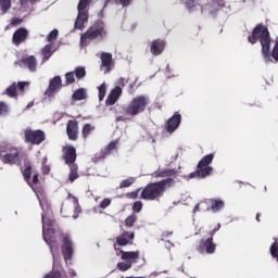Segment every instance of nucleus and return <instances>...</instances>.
Instances as JSON below:
<instances>
[{
  "instance_id": "f257e3e1",
  "label": "nucleus",
  "mask_w": 278,
  "mask_h": 278,
  "mask_svg": "<svg viewBox=\"0 0 278 278\" xmlns=\"http://www.w3.org/2000/svg\"><path fill=\"white\" fill-rule=\"evenodd\" d=\"M225 8V0H187L186 9L188 12H201L208 14L210 18L222 21L225 18V13L220 10Z\"/></svg>"
},
{
  "instance_id": "f03ea898",
  "label": "nucleus",
  "mask_w": 278,
  "mask_h": 278,
  "mask_svg": "<svg viewBox=\"0 0 278 278\" xmlns=\"http://www.w3.org/2000/svg\"><path fill=\"white\" fill-rule=\"evenodd\" d=\"M249 42L251 45H255L257 40L261 42L262 47V55L268 64V62H273V58L270 56V33H268V29L263 25H257L252 34L248 37Z\"/></svg>"
},
{
  "instance_id": "7ed1b4c3",
  "label": "nucleus",
  "mask_w": 278,
  "mask_h": 278,
  "mask_svg": "<svg viewBox=\"0 0 278 278\" xmlns=\"http://www.w3.org/2000/svg\"><path fill=\"white\" fill-rule=\"evenodd\" d=\"M173 186V179L167 178L165 180L148 185L141 192V198L146 201H155L159 197H162L166 189Z\"/></svg>"
},
{
  "instance_id": "20e7f679",
  "label": "nucleus",
  "mask_w": 278,
  "mask_h": 278,
  "mask_svg": "<svg viewBox=\"0 0 278 278\" xmlns=\"http://www.w3.org/2000/svg\"><path fill=\"white\" fill-rule=\"evenodd\" d=\"M53 223V219L42 215L43 240L49 244L53 260H55V249L58 247V237L60 236V231H55Z\"/></svg>"
},
{
  "instance_id": "39448f33",
  "label": "nucleus",
  "mask_w": 278,
  "mask_h": 278,
  "mask_svg": "<svg viewBox=\"0 0 278 278\" xmlns=\"http://www.w3.org/2000/svg\"><path fill=\"white\" fill-rule=\"evenodd\" d=\"M214 162V153L205 155L199 163L198 169L191 174H189L186 179H205V177H210L214 168H212L211 163Z\"/></svg>"
},
{
  "instance_id": "423d86ee",
  "label": "nucleus",
  "mask_w": 278,
  "mask_h": 278,
  "mask_svg": "<svg viewBox=\"0 0 278 278\" xmlns=\"http://www.w3.org/2000/svg\"><path fill=\"white\" fill-rule=\"evenodd\" d=\"M114 250L116 251V255H119L121 253L122 262L117 263V268L122 273L129 270V268H131L134 264H138V260H140L139 251H132V252H125L123 250L118 251L116 245H114Z\"/></svg>"
},
{
  "instance_id": "0eeeda50",
  "label": "nucleus",
  "mask_w": 278,
  "mask_h": 278,
  "mask_svg": "<svg viewBox=\"0 0 278 278\" xmlns=\"http://www.w3.org/2000/svg\"><path fill=\"white\" fill-rule=\"evenodd\" d=\"M151 103V100L148 96H137L135 97L125 109L126 114L128 116H138V114H142L147 106Z\"/></svg>"
},
{
  "instance_id": "6e6552de",
  "label": "nucleus",
  "mask_w": 278,
  "mask_h": 278,
  "mask_svg": "<svg viewBox=\"0 0 278 278\" xmlns=\"http://www.w3.org/2000/svg\"><path fill=\"white\" fill-rule=\"evenodd\" d=\"M92 3V0H79L78 3V15L75 22V29H84L86 23H88V5Z\"/></svg>"
},
{
  "instance_id": "1a4fd4ad",
  "label": "nucleus",
  "mask_w": 278,
  "mask_h": 278,
  "mask_svg": "<svg viewBox=\"0 0 278 278\" xmlns=\"http://www.w3.org/2000/svg\"><path fill=\"white\" fill-rule=\"evenodd\" d=\"M105 34V26H103V24L91 26L84 35H81L80 42L86 45L88 40L104 38Z\"/></svg>"
},
{
  "instance_id": "9d476101",
  "label": "nucleus",
  "mask_w": 278,
  "mask_h": 278,
  "mask_svg": "<svg viewBox=\"0 0 278 278\" xmlns=\"http://www.w3.org/2000/svg\"><path fill=\"white\" fill-rule=\"evenodd\" d=\"M60 88H62V78L60 76H55L50 80L49 87L45 92L46 99H48L49 101H53Z\"/></svg>"
},
{
  "instance_id": "9b49d317",
  "label": "nucleus",
  "mask_w": 278,
  "mask_h": 278,
  "mask_svg": "<svg viewBox=\"0 0 278 278\" xmlns=\"http://www.w3.org/2000/svg\"><path fill=\"white\" fill-rule=\"evenodd\" d=\"M26 142H30V144H42L45 142V131L42 130H31L26 129L24 131Z\"/></svg>"
},
{
  "instance_id": "f8f14e48",
  "label": "nucleus",
  "mask_w": 278,
  "mask_h": 278,
  "mask_svg": "<svg viewBox=\"0 0 278 278\" xmlns=\"http://www.w3.org/2000/svg\"><path fill=\"white\" fill-rule=\"evenodd\" d=\"M2 162L4 164H18L21 156H18V150L12 146L7 148V153L2 155Z\"/></svg>"
},
{
  "instance_id": "ddd939ff",
  "label": "nucleus",
  "mask_w": 278,
  "mask_h": 278,
  "mask_svg": "<svg viewBox=\"0 0 278 278\" xmlns=\"http://www.w3.org/2000/svg\"><path fill=\"white\" fill-rule=\"evenodd\" d=\"M61 240L63 242L62 244V253L65 262H68L71 257L73 256V241H71V237L68 235H62Z\"/></svg>"
},
{
  "instance_id": "4468645a",
  "label": "nucleus",
  "mask_w": 278,
  "mask_h": 278,
  "mask_svg": "<svg viewBox=\"0 0 278 278\" xmlns=\"http://www.w3.org/2000/svg\"><path fill=\"white\" fill-rule=\"evenodd\" d=\"M29 86V83L27 81H21L16 85V83H13L8 89L7 94L8 97H11L13 99H16L18 94H23L25 92V87Z\"/></svg>"
},
{
  "instance_id": "2eb2a0df",
  "label": "nucleus",
  "mask_w": 278,
  "mask_h": 278,
  "mask_svg": "<svg viewBox=\"0 0 278 278\" xmlns=\"http://www.w3.org/2000/svg\"><path fill=\"white\" fill-rule=\"evenodd\" d=\"M214 239L211 237L208 239H202L200 245L198 247V251L202 254L212 255L214 251H216V244H214Z\"/></svg>"
},
{
  "instance_id": "dca6fc26",
  "label": "nucleus",
  "mask_w": 278,
  "mask_h": 278,
  "mask_svg": "<svg viewBox=\"0 0 278 278\" xmlns=\"http://www.w3.org/2000/svg\"><path fill=\"white\" fill-rule=\"evenodd\" d=\"M179 125H181V114L175 113L168 121L166 125L167 134H173L179 129Z\"/></svg>"
},
{
  "instance_id": "f3484780",
  "label": "nucleus",
  "mask_w": 278,
  "mask_h": 278,
  "mask_svg": "<svg viewBox=\"0 0 278 278\" xmlns=\"http://www.w3.org/2000/svg\"><path fill=\"white\" fill-rule=\"evenodd\" d=\"M165 47H166V41H164L163 39H156L151 41L150 51L152 55H162Z\"/></svg>"
},
{
  "instance_id": "a211bd4d",
  "label": "nucleus",
  "mask_w": 278,
  "mask_h": 278,
  "mask_svg": "<svg viewBox=\"0 0 278 278\" xmlns=\"http://www.w3.org/2000/svg\"><path fill=\"white\" fill-rule=\"evenodd\" d=\"M101 68L104 73H110L114 68V61H112V54L103 52L101 54Z\"/></svg>"
},
{
  "instance_id": "6ab92c4d",
  "label": "nucleus",
  "mask_w": 278,
  "mask_h": 278,
  "mask_svg": "<svg viewBox=\"0 0 278 278\" xmlns=\"http://www.w3.org/2000/svg\"><path fill=\"white\" fill-rule=\"evenodd\" d=\"M66 131L70 140H77L79 134V126L76 121H68Z\"/></svg>"
},
{
  "instance_id": "aec40b11",
  "label": "nucleus",
  "mask_w": 278,
  "mask_h": 278,
  "mask_svg": "<svg viewBox=\"0 0 278 278\" xmlns=\"http://www.w3.org/2000/svg\"><path fill=\"white\" fill-rule=\"evenodd\" d=\"M123 94V89L121 87H115L106 98V105H114L121 96Z\"/></svg>"
},
{
  "instance_id": "412c9836",
  "label": "nucleus",
  "mask_w": 278,
  "mask_h": 278,
  "mask_svg": "<svg viewBox=\"0 0 278 278\" xmlns=\"http://www.w3.org/2000/svg\"><path fill=\"white\" fill-rule=\"evenodd\" d=\"M64 159H65L66 164H68V166H72V164H75V160H77V154L75 152V148L65 147L64 148Z\"/></svg>"
},
{
  "instance_id": "4be33fe9",
  "label": "nucleus",
  "mask_w": 278,
  "mask_h": 278,
  "mask_svg": "<svg viewBox=\"0 0 278 278\" xmlns=\"http://www.w3.org/2000/svg\"><path fill=\"white\" fill-rule=\"evenodd\" d=\"M134 232H124L119 237L116 238V244L118 247H127L130 240H134Z\"/></svg>"
},
{
  "instance_id": "5701e85b",
  "label": "nucleus",
  "mask_w": 278,
  "mask_h": 278,
  "mask_svg": "<svg viewBox=\"0 0 278 278\" xmlns=\"http://www.w3.org/2000/svg\"><path fill=\"white\" fill-rule=\"evenodd\" d=\"M27 29L25 28H20L17 29L14 35H13V42L14 45H21L24 40L27 38Z\"/></svg>"
},
{
  "instance_id": "b1692460",
  "label": "nucleus",
  "mask_w": 278,
  "mask_h": 278,
  "mask_svg": "<svg viewBox=\"0 0 278 278\" xmlns=\"http://www.w3.org/2000/svg\"><path fill=\"white\" fill-rule=\"evenodd\" d=\"M24 179L28 186H33V184H38V174H34L31 179V166H27L24 170Z\"/></svg>"
},
{
  "instance_id": "393cba45",
  "label": "nucleus",
  "mask_w": 278,
  "mask_h": 278,
  "mask_svg": "<svg viewBox=\"0 0 278 278\" xmlns=\"http://www.w3.org/2000/svg\"><path fill=\"white\" fill-rule=\"evenodd\" d=\"M24 66H27V68L34 73L36 72V66H38V62L36 61V58L34 56H27L22 60Z\"/></svg>"
},
{
  "instance_id": "a878e982",
  "label": "nucleus",
  "mask_w": 278,
  "mask_h": 278,
  "mask_svg": "<svg viewBox=\"0 0 278 278\" xmlns=\"http://www.w3.org/2000/svg\"><path fill=\"white\" fill-rule=\"evenodd\" d=\"M210 210H211V200H203L194 206L193 214H197V212H207Z\"/></svg>"
},
{
  "instance_id": "bb28decb",
  "label": "nucleus",
  "mask_w": 278,
  "mask_h": 278,
  "mask_svg": "<svg viewBox=\"0 0 278 278\" xmlns=\"http://www.w3.org/2000/svg\"><path fill=\"white\" fill-rule=\"evenodd\" d=\"M68 199L70 201H72L75 207L73 218L74 219L79 218V214H81V206H79V200H77L75 195H71V193H68Z\"/></svg>"
},
{
  "instance_id": "cd10ccee",
  "label": "nucleus",
  "mask_w": 278,
  "mask_h": 278,
  "mask_svg": "<svg viewBox=\"0 0 278 278\" xmlns=\"http://www.w3.org/2000/svg\"><path fill=\"white\" fill-rule=\"evenodd\" d=\"M210 200H211L212 212H214V213L220 212V210H223V207H225V202L223 200H214V199H210Z\"/></svg>"
},
{
  "instance_id": "c85d7f7f",
  "label": "nucleus",
  "mask_w": 278,
  "mask_h": 278,
  "mask_svg": "<svg viewBox=\"0 0 278 278\" xmlns=\"http://www.w3.org/2000/svg\"><path fill=\"white\" fill-rule=\"evenodd\" d=\"M42 61L47 62V60H49V58H51V55H53V47L51 45H47L43 49H42Z\"/></svg>"
},
{
  "instance_id": "c756f323",
  "label": "nucleus",
  "mask_w": 278,
  "mask_h": 278,
  "mask_svg": "<svg viewBox=\"0 0 278 278\" xmlns=\"http://www.w3.org/2000/svg\"><path fill=\"white\" fill-rule=\"evenodd\" d=\"M79 175L77 174V165L76 164L70 165L68 180L71 181V184H73V181H75V179H77Z\"/></svg>"
},
{
  "instance_id": "7c9ffc66",
  "label": "nucleus",
  "mask_w": 278,
  "mask_h": 278,
  "mask_svg": "<svg viewBox=\"0 0 278 278\" xmlns=\"http://www.w3.org/2000/svg\"><path fill=\"white\" fill-rule=\"evenodd\" d=\"M74 101H84L86 99V89H78L74 94H73Z\"/></svg>"
},
{
  "instance_id": "2f4dec72",
  "label": "nucleus",
  "mask_w": 278,
  "mask_h": 278,
  "mask_svg": "<svg viewBox=\"0 0 278 278\" xmlns=\"http://www.w3.org/2000/svg\"><path fill=\"white\" fill-rule=\"evenodd\" d=\"M98 90H99V101H103V99H105V93L108 92V85L103 83L98 87Z\"/></svg>"
},
{
  "instance_id": "473e14b6",
  "label": "nucleus",
  "mask_w": 278,
  "mask_h": 278,
  "mask_svg": "<svg viewBox=\"0 0 278 278\" xmlns=\"http://www.w3.org/2000/svg\"><path fill=\"white\" fill-rule=\"evenodd\" d=\"M92 131H94V126L90 125V124H86L83 128V137L87 138L90 136V134H92Z\"/></svg>"
},
{
  "instance_id": "72a5a7b5",
  "label": "nucleus",
  "mask_w": 278,
  "mask_h": 278,
  "mask_svg": "<svg viewBox=\"0 0 278 278\" xmlns=\"http://www.w3.org/2000/svg\"><path fill=\"white\" fill-rule=\"evenodd\" d=\"M138 220V216L131 214L130 216H128L125 220V225L126 227H134V225H136V222Z\"/></svg>"
},
{
  "instance_id": "f704fd0d",
  "label": "nucleus",
  "mask_w": 278,
  "mask_h": 278,
  "mask_svg": "<svg viewBox=\"0 0 278 278\" xmlns=\"http://www.w3.org/2000/svg\"><path fill=\"white\" fill-rule=\"evenodd\" d=\"M269 251H270V255L271 257H275L278 262V242L275 241L270 248H269Z\"/></svg>"
},
{
  "instance_id": "c9c22d12",
  "label": "nucleus",
  "mask_w": 278,
  "mask_h": 278,
  "mask_svg": "<svg viewBox=\"0 0 278 278\" xmlns=\"http://www.w3.org/2000/svg\"><path fill=\"white\" fill-rule=\"evenodd\" d=\"M135 181H136V178H134V177L124 179L119 184V188H129V186H131Z\"/></svg>"
},
{
  "instance_id": "e433bc0d",
  "label": "nucleus",
  "mask_w": 278,
  "mask_h": 278,
  "mask_svg": "<svg viewBox=\"0 0 278 278\" xmlns=\"http://www.w3.org/2000/svg\"><path fill=\"white\" fill-rule=\"evenodd\" d=\"M11 0H1L0 1V10H2L3 14L10 10Z\"/></svg>"
},
{
  "instance_id": "4c0bfd02",
  "label": "nucleus",
  "mask_w": 278,
  "mask_h": 278,
  "mask_svg": "<svg viewBox=\"0 0 278 278\" xmlns=\"http://www.w3.org/2000/svg\"><path fill=\"white\" fill-rule=\"evenodd\" d=\"M58 29H53L48 36H47V40L48 42H53L55 40H58Z\"/></svg>"
},
{
  "instance_id": "58836bf2",
  "label": "nucleus",
  "mask_w": 278,
  "mask_h": 278,
  "mask_svg": "<svg viewBox=\"0 0 278 278\" xmlns=\"http://www.w3.org/2000/svg\"><path fill=\"white\" fill-rule=\"evenodd\" d=\"M75 77H76L75 72H68V73H66V74H65L66 84H75Z\"/></svg>"
},
{
  "instance_id": "ea45409f",
  "label": "nucleus",
  "mask_w": 278,
  "mask_h": 278,
  "mask_svg": "<svg viewBox=\"0 0 278 278\" xmlns=\"http://www.w3.org/2000/svg\"><path fill=\"white\" fill-rule=\"evenodd\" d=\"M75 75H76L77 79H81L83 77H86V68L77 67Z\"/></svg>"
},
{
  "instance_id": "a19ab883",
  "label": "nucleus",
  "mask_w": 278,
  "mask_h": 278,
  "mask_svg": "<svg viewBox=\"0 0 278 278\" xmlns=\"http://www.w3.org/2000/svg\"><path fill=\"white\" fill-rule=\"evenodd\" d=\"M110 205H112V199H110V198H105V199L100 203L101 210H105L106 207H110Z\"/></svg>"
},
{
  "instance_id": "79ce46f5",
  "label": "nucleus",
  "mask_w": 278,
  "mask_h": 278,
  "mask_svg": "<svg viewBox=\"0 0 278 278\" xmlns=\"http://www.w3.org/2000/svg\"><path fill=\"white\" fill-rule=\"evenodd\" d=\"M132 212L136 214H139V212H142V203L140 201H137L132 205Z\"/></svg>"
},
{
  "instance_id": "37998d69",
  "label": "nucleus",
  "mask_w": 278,
  "mask_h": 278,
  "mask_svg": "<svg viewBox=\"0 0 278 278\" xmlns=\"http://www.w3.org/2000/svg\"><path fill=\"white\" fill-rule=\"evenodd\" d=\"M8 114V105L5 102H0V116Z\"/></svg>"
},
{
  "instance_id": "c03bdc74",
  "label": "nucleus",
  "mask_w": 278,
  "mask_h": 278,
  "mask_svg": "<svg viewBox=\"0 0 278 278\" xmlns=\"http://www.w3.org/2000/svg\"><path fill=\"white\" fill-rule=\"evenodd\" d=\"M271 58L278 62V42L275 45L273 51H271Z\"/></svg>"
},
{
  "instance_id": "a18cd8bd",
  "label": "nucleus",
  "mask_w": 278,
  "mask_h": 278,
  "mask_svg": "<svg viewBox=\"0 0 278 278\" xmlns=\"http://www.w3.org/2000/svg\"><path fill=\"white\" fill-rule=\"evenodd\" d=\"M43 278H62V275L60 271H52L46 275Z\"/></svg>"
},
{
  "instance_id": "49530a36",
  "label": "nucleus",
  "mask_w": 278,
  "mask_h": 278,
  "mask_svg": "<svg viewBox=\"0 0 278 278\" xmlns=\"http://www.w3.org/2000/svg\"><path fill=\"white\" fill-rule=\"evenodd\" d=\"M118 144V141H112V142H110L109 143V146H108V151H109V153H112V151H114V149H116V146Z\"/></svg>"
},
{
  "instance_id": "de8ad7c7",
  "label": "nucleus",
  "mask_w": 278,
  "mask_h": 278,
  "mask_svg": "<svg viewBox=\"0 0 278 278\" xmlns=\"http://www.w3.org/2000/svg\"><path fill=\"white\" fill-rule=\"evenodd\" d=\"M131 1H134V0H119V3L123 8H127V7L131 5Z\"/></svg>"
},
{
  "instance_id": "09e8293b",
  "label": "nucleus",
  "mask_w": 278,
  "mask_h": 278,
  "mask_svg": "<svg viewBox=\"0 0 278 278\" xmlns=\"http://www.w3.org/2000/svg\"><path fill=\"white\" fill-rule=\"evenodd\" d=\"M129 80H127V78H119L118 79V84L119 86H125Z\"/></svg>"
},
{
  "instance_id": "8fccbe9b",
  "label": "nucleus",
  "mask_w": 278,
  "mask_h": 278,
  "mask_svg": "<svg viewBox=\"0 0 278 278\" xmlns=\"http://www.w3.org/2000/svg\"><path fill=\"white\" fill-rule=\"evenodd\" d=\"M68 273H70V275H72L73 277H75V275H76V274H75V269H70Z\"/></svg>"
},
{
  "instance_id": "3c124183",
  "label": "nucleus",
  "mask_w": 278,
  "mask_h": 278,
  "mask_svg": "<svg viewBox=\"0 0 278 278\" xmlns=\"http://www.w3.org/2000/svg\"><path fill=\"white\" fill-rule=\"evenodd\" d=\"M30 5H34L36 3V0H26Z\"/></svg>"
},
{
  "instance_id": "603ef678",
  "label": "nucleus",
  "mask_w": 278,
  "mask_h": 278,
  "mask_svg": "<svg viewBox=\"0 0 278 278\" xmlns=\"http://www.w3.org/2000/svg\"><path fill=\"white\" fill-rule=\"evenodd\" d=\"M176 160H177V154H175V156H173L169 162H175Z\"/></svg>"
},
{
  "instance_id": "864d4df0",
  "label": "nucleus",
  "mask_w": 278,
  "mask_h": 278,
  "mask_svg": "<svg viewBox=\"0 0 278 278\" xmlns=\"http://www.w3.org/2000/svg\"><path fill=\"white\" fill-rule=\"evenodd\" d=\"M37 198H38L39 203H40V205H41V207H42V200H40V195L37 194Z\"/></svg>"
},
{
  "instance_id": "5fc2aeb1",
  "label": "nucleus",
  "mask_w": 278,
  "mask_h": 278,
  "mask_svg": "<svg viewBox=\"0 0 278 278\" xmlns=\"http://www.w3.org/2000/svg\"><path fill=\"white\" fill-rule=\"evenodd\" d=\"M166 175H168V172H164L161 177H166Z\"/></svg>"
},
{
  "instance_id": "6e6d98bb",
  "label": "nucleus",
  "mask_w": 278,
  "mask_h": 278,
  "mask_svg": "<svg viewBox=\"0 0 278 278\" xmlns=\"http://www.w3.org/2000/svg\"><path fill=\"white\" fill-rule=\"evenodd\" d=\"M98 16L103 17V11H101L100 13H98Z\"/></svg>"
},
{
  "instance_id": "4d7b16f0",
  "label": "nucleus",
  "mask_w": 278,
  "mask_h": 278,
  "mask_svg": "<svg viewBox=\"0 0 278 278\" xmlns=\"http://www.w3.org/2000/svg\"><path fill=\"white\" fill-rule=\"evenodd\" d=\"M43 173H49V167L43 168Z\"/></svg>"
},
{
  "instance_id": "13d9d810",
  "label": "nucleus",
  "mask_w": 278,
  "mask_h": 278,
  "mask_svg": "<svg viewBox=\"0 0 278 278\" xmlns=\"http://www.w3.org/2000/svg\"><path fill=\"white\" fill-rule=\"evenodd\" d=\"M15 23H18V21L17 20H13L12 24L15 25Z\"/></svg>"
},
{
  "instance_id": "bf43d9fd",
  "label": "nucleus",
  "mask_w": 278,
  "mask_h": 278,
  "mask_svg": "<svg viewBox=\"0 0 278 278\" xmlns=\"http://www.w3.org/2000/svg\"><path fill=\"white\" fill-rule=\"evenodd\" d=\"M110 0H105V2H104V8H105V5H108V2H109Z\"/></svg>"
},
{
  "instance_id": "052dcab7",
  "label": "nucleus",
  "mask_w": 278,
  "mask_h": 278,
  "mask_svg": "<svg viewBox=\"0 0 278 278\" xmlns=\"http://www.w3.org/2000/svg\"><path fill=\"white\" fill-rule=\"evenodd\" d=\"M256 220H258V222H260V214H257V215H256Z\"/></svg>"
},
{
  "instance_id": "680f3d73",
  "label": "nucleus",
  "mask_w": 278,
  "mask_h": 278,
  "mask_svg": "<svg viewBox=\"0 0 278 278\" xmlns=\"http://www.w3.org/2000/svg\"><path fill=\"white\" fill-rule=\"evenodd\" d=\"M216 231H217V230H213L212 236H214V233H216Z\"/></svg>"
},
{
  "instance_id": "e2e57ef3",
  "label": "nucleus",
  "mask_w": 278,
  "mask_h": 278,
  "mask_svg": "<svg viewBox=\"0 0 278 278\" xmlns=\"http://www.w3.org/2000/svg\"><path fill=\"white\" fill-rule=\"evenodd\" d=\"M217 229H220V224L217 225Z\"/></svg>"
},
{
  "instance_id": "0e129e2a",
  "label": "nucleus",
  "mask_w": 278,
  "mask_h": 278,
  "mask_svg": "<svg viewBox=\"0 0 278 278\" xmlns=\"http://www.w3.org/2000/svg\"><path fill=\"white\" fill-rule=\"evenodd\" d=\"M22 5H24V7H25V1H22Z\"/></svg>"
},
{
  "instance_id": "69168bd1",
  "label": "nucleus",
  "mask_w": 278,
  "mask_h": 278,
  "mask_svg": "<svg viewBox=\"0 0 278 278\" xmlns=\"http://www.w3.org/2000/svg\"><path fill=\"white\" fill-rule=\"evenodd\" d=\"M168 236H173V232H168Z\"/></svg>"
},
{
  "instance_id": "338daca9",
  "label": "nucleus",
  "mask_w": 278,
  "mask_h": 278,
  "mask_svg": "<svg viewBox=\"0 0 278 278\" xmlns=\"http://www.w3.org/2000/svg\"><path fill=\"white\" fill-rule=\"evenodd\" d=\"M132 197H136V193H132Z\"/></svg>"
}]
</instances>
